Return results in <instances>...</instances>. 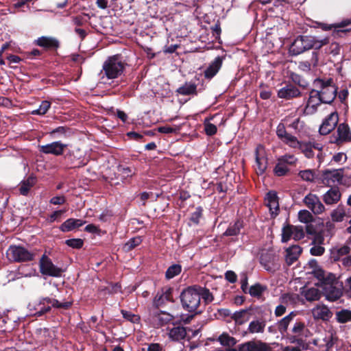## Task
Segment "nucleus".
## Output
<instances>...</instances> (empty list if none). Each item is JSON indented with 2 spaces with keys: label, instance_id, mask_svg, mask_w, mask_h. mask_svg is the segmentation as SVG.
<instances>
[{
  "label": "nucleus",
  "instance_id": "nucleus-31",
  "mask_svg": "<svg viewBox=\"0 0 351 351\" xmlns=\"http://www.w3.org/2000/svg\"><path fill=\"white\" fill-rule=\"evenodd\" d=\"M178 95L188 96L197 95V85L194 82H185L182 86L179 87L176 91Z\"/></svg>",
  "mask_w": 351,
  "mask_h": 351
},
{
  "label": "nucleus",
  "instance_id": "nucleus-33",
  "mask_svg": "<svg viewBox=\"0 0 351 351\" xmlns=\"http://www.w3.org/2000/svg\"><path fill=\"white\" fill-rule=\"evenodd\" d=\"M341 197V193L337 188H331L324 195V202L326 204L337 203Z\"/></svg>",
  "mask_w": 351,
  "mask_h": 351
},
{
  "label": "nucleus",
  "instance_id": "nucleus-47",
  "mask_svg": "<svg viewBox=\"0 0 351 351\" xmlns=\"http://www.w3.org/2000/svg\"><path fill=\"white\" fill-rule=\"evenodd\" d=\"M142 243V239L141 237H136L131 238L129 241L124 245V249L125 251H131L134 249L136 247L138 246Z\"/></svg>",
  "mask_w": 351,
  "mask_h": 351
},
{
  "label": "nucleus",
  "instance_id": "nucleus-19",
  "mask_svg": "<svg viewBox=\"0 0 351 351\" xmlns=\"http://www.w3.org/2000/svg\"><path fill=\"white\" fill-rule=\"evenodd\" d=\"M35 43L49 51H56L60 47L59 40L53 37L41 36L35 40Z\"/></svg>",
  "mask_w": 351,
  "mask_h": 351
},
{
  "label": "nucleus",
  "instance_id": "nucleus-24",
  "mask_svg": "<svg viewBox=\"0 0 351 351\" xmlns=\"http://www.w3.org/2000/svg\"><path fill=\"white\" fill-rule=\"evenodd\" d=\"M255 159H256V172L258 175H263L267 168L268 165L267 158L264 155H261L259 153V147L256 149L255 151Z\"/></svg>",
  "mask_w": 351,
  "mask_h": 351
},
{
  "label": "nucleus",
  "instance_id": "nucleus-21",
  "mask_svg": "<svg viewBox=\"0 0 351 351\" xmlns=\"http://www.w3.org/2000/svg\"><path fill=\"white\" fill-rule=\"evenodd\" d=\"M265 201H267L266 204L271 211V215L276 217L278 215L279 203L277 193L274 191H269L266 195Z\"/></svg>",
  "mask_w": 351,
  "mask_h": 351
},
{
  "label": "nucleus",
  "instance_id": "nucleus-42",
  "mask_svg": "<svg viewBox=\"0 0 351 351\" xmlns=\"http://www.w3.org/2000/svg\"><path fill=\"white\" fill-rule=\"evenodd\" d=\"M182 271V266L179 264H173L168 267L165 272V278L170 280L180 274Z\"/></svg>",
  "mask_w": 351,
  "mask_h": 351
},
{
  "label": "nucleus",
  "instance_id": "nucleus-64",
  "mask_svg": "<svg viewBox=\"0 0 351 351\" xmlns=\"http://www.w3.org/2000/svg\"><path fill=\"white\" fill-rule=\"evenodd\" d=\"M161 291L164 293L165 299L166 302L173 303L175 302L173 297V288L172 287H163L161 289Z\"/></svg>",
  "mask_w": 351,
  "mask_h": 351
},
{
  "label": "nucleus",
  "instance_id": "nucleus-43",
  "mask_svg": "<svg viewBox=\"0 0 351 351\" xmlns=\"http://www.w3.org/2000/svg\"><path fill=\"white\" fill-rule=\"evenodd\" d=\"M289 77L295 84L304 89L306 88L308 86V82L303 77L295 73H291Z\"/></svg>",
  "mask_w": 351,
  "mask_h": 351
},
{
  "label": "nucleus",
  "instance_id": "nucleus-1",
  "mask_svg": "<svg viewBox=\"0 0 351 351\" xmlns=\"http://www.w3.org/2000/svg\"><path fill=\"white\" fill-rule=\"evenodd\" d=\"M298 219L300 222L306 223L305 230L308 235L313 236V243L323 244L326 232L334 228V225L328 221L324 224L320 218L315 219L307 210H302L298 213Z\"/></svg>",
  "mask_w": 351,
  "mask_h": 351
},
{
  "label": "nucleus",
  "instance_id": "nucleus-12",
  "mask_svg": "<svg viewBox=\"0 0 351 351\" xmlns=\"http://www.w3.org/2000/svg\"><path fill=\"white\" fill-rule=\"evenodd\" d=\"M326 300L334 302L339 300L343 295V283L340 281L323 287Z\"/></svg>",
  "mask_w": 351,
  "mask_h": 351
},
{
  "label": "nucleus",
  "instance_id": "nucleus-37",
  "mask_svg": "<svg viewBox=\"0 0 351 351\" xmlns=\"http://www.w3.org/2000/svg\"><path fill=\"white\" fill-rule=\"evenodd\" d=\"M266 290V286L257 282L250 287L247 293L252 297L260 298Z\"/></svg>",
  "mask_w": 351,
  "mask_h": 351
},
{
  "label": "nucleus",
  "instance_id": "nucleus-50",
  "mask_svg": "<svg viewBox=\"0 0 351 351\" xmlns=\"http://www.w3.org/2000/svg\"><path fill=\"white\" fill-rule=\"evenodd\" d=\"M346 213L343 207L339 206L337 209L334 210L331 213L332 219L335 221H342Z\"/></svg>",
  "mask_w": 351,
  "mask_h": 351
},
{
  "label": "nucleus",
  "instance_id": "nucleus-15",
  "mask_svg": "<svg viewBox=\"0 0 351 351\" xmlns=\"http://www.w3.org/2000/svg\"><path fill=\"white\" fill-rule=\"evenodd\" d=\"M312 273L315 278L320 282L323 287L334 285L335 282L339 281L335 274L326 272L323 269H317L315 271H313Z\"/></svg>",
  "mask_w": 351,
  "mask_h": 351
},
{
  "label": "nucleus",
  "instance_id": "nucleus-11",
  "mask_svg": "<svg viewBox=\"0 0 351 351\" xmlns=\"http://www.w3.org/2000/svg\"><path fill=\"white\" fill-rule=\"evenodd\" d=\"M67 146V144L62 143L61 141H54L47 145H38V147L40 153L59 156L63 155Z\"/></svg>",
  "mask_w": 351,
  "mask_h": 351
},
{
  "label": "nucleus",
  "instance_id": "nucleus-58",
  "mask_svg": "<svg viewBox=\"0 0 351 351\" xmlns=\"http://www.w3.org/2000/svg\"><path fill=\"white\" fill-rule=\"evenodd\" d=\"M293 238L295 241H299L304 237L305 232L302 226H293Z\"/></svg>",
  "mask_w": 351,
  "mask_h": 351
},
{
  "label": "nucleus",
  "instance_id": "nucleus-45",
  "mask_svg": "<svg viewBox=\"0 0 351 351\" xmlns=\"http://www.w3.org/2000/svg\"><path fill=\"white\" fill-rule=\"evenodd\" d=\"M211 119H213V117L206 118L204 121V131L208 136H213L217 132V126L209 122Z\"/></svg>",
  "mask_w": 351,
  "mask_h": 351
},
{
  "label": "nucleus",
  "instance_id": "nucleus-2",
  "mask_svg": "<svg viewBox=\"0 0 351 351\" xmlns=\"http://www.w3.org/2000/svg\"><path fill=\"white\" fill-rule=\"evenodd\" d=\"M72 305L73 301L60 302L50 297H40L38 300L29 302L28 308L30 311H34V316L40 317L50 313L52 308L68 310Z\"/></svg>",
  "mask_w": 351,
  "mask_h": 351
},
{
  "label": "nucleus",
  "instance_id": "nucleus-46",
  "mask_svg": "<svg viewBox=\"0 0 351 351\" xmlns=\"http://www.w3.org/2000/svg\"><path fill=\"white\" fill-rule=\"evenodd\" d=\"M51 103L47 100L41 102L39 108L32 112V114L45 115L50 108Z\"/></svg>",
  "mask_w": 351,
  "mask_h": 351
},
{
  "label": "nucleus",
  "instance_id": "nucleus-18",
  "mask_svg": "<svg viewBox=\"0 0 351 351\" xmlns=\"http://www.w3.org/2000/svg\"><path fill=\"white\" fill-rule=\"evenodd\" d=\"M224 58L223 56H217L213 61H212L208 66L204 72V76L206 80H211L219 72L222 66Z\"/></svg>",
  "mask_w": 351,
  "mask_h": 351
},
{
  "label": "nucleus",
  "instance_id": "nucleus-9",
  "mask_svg": "<svg viewBox=\"0 0 351 351\" xmlns=\"http://www.w3.org/2000/svg\"><path fill=\"white\" fill-rule=\"evenodd\" d=\"M260 263L265 270L273 274L280 268V256L272 250L261 254Z\"/></svg>",
  "mask_w": 351,
  "mask_h": 351
},
{
  "label": "nucleus",
  "instance_id": "nucleus-35",
  "mask_svg": "<svg viewBox=\"0 0 351 351\" xmlns=\"http://www.w3.org/2000/svg\"><path fill=\"white\" fill-rule=\"evenodd\" d=\"M295 316V313L294 312H291L278 322V330L282 335L287 333L288 326Z\"/></svg>",
  "mask_w": 351,
  "mask_h": 351
},
{
  "label": "nucleus",
  "instance_id": "nucleus-29",
  "mask_svg": "<svg viewBox=\"0 0 351 351\" xmlns=\"http://www.w3.org/2000/svg\"><path fill=\"white\" fill-rule=\"evenodd\" d=\"M301 294L308 302L319 300L322 296L321 291L315 287L306 288L304 287L301 289Z\"/></svg>",
  "mask_w": 351,
  "mask_h": 351
},
{
  "label": "nucleus",
  "instance_id": "nucleus-57",
  "mask_svg": "<svg viewBox=\"0 0 351 351\" xmlns=\"http://www.w3.org/2000/svg\"><path fill=\"white\" fill-rule=\"evenodd\" d=\"M282 141L286 144L289 145L291 147H296L300 142L298 141L297 138L290 134H287Z\"/></svg>",
  "mask_w": 351,
  "mask_h": 351
},
{
  "label": "nucleus",
  "instance_id": "nucleus-51",
  "mask_svg": "<svg viewBox=\"0 0 351 351\" xmlns=\"http://www.w3.org/2000/svg\"><path fill=\"white\" fill-rule=\"evenodd\" d=\"M166 300L165 299L164 293H162L161 290L158 291L155 295L153 300V306L156 308H159L165 304Z\"/></svg>",
  "mask_w": 351,
  "mask_h": 351
},
{
  "label": "nucleus",
  "instance_id": "nucleus-8",
  "mask_svg": "<svg viewBox=\"0 0 351 351\" xmlns=\"http://www.w3.org/2000/svg\"><path fill=\"white\" fill-rule=\"evenodd\" d=\"M317 25L324 31L332 30V36L335 38H343L351 33V19H343L332 24L317 23Z\"/></svg>",
  "mask_w": 351,
  "mask_h": 351
},
{
  "label": "nucleus",
  "instance_id": "nucleus-56",
  "mask_svg": "<svg viewBox=\"0 0 351 351\" xmlns=\"http://www.w3.org/2000/svg\"><path fill=\"white\" fill-rule=\"evenodd\" d=\"M341 49V47L338 43L332 42L329 45L326 52L335 56L340 54Z\"/></svg>",
  "mask_w": 351,
  "mask_h": 351
},
{
  "label": "nucleus",
  "instance_id": "nucleus-5",
  "mask_svg": "<svg viewBox=\"0 0 351 351\" xmlns=\"http://www.w3.org/2000/svg\"><path fill=\"white\" fill-rule=\"evenodd\" d=\"M180 298L184 310L189 313H195V314L201 313V311H196L200 304L197 285L190 286L182 290Z\"/></svg>",
  "mask_w": 351,
  "mask_h": 351
},
{
  "label": "nucleus",
  "instance_id": "nucleus-3",
  "mask_svg": "<svg viewBox=\"0 0 351 351\" xmlns=\"http://www.w3.org/2000/svg\"><path fill=\"white\" fill-rule=\"evenodd\" d=\"M329 43L328 37L319 40L315 36L300 35L292 43L289 51L293 56H298L309 49H315L317 51Z\"/></svg>",
  "mask_w": 351,
  "mask_h": 351
},
{
  "label": "nucleus",
  "instance_id": "nucleus-61",
  "mask_svg": "<svg viewBox=\"0 0 351 351\" xmlns=\"http://www.w3.org/2000/svg\"><path fill=\"white\" fill-rule=\"evenodd\" d=\"M312 239L313 240V237ZM312 243L314 244V246H313L310 250V253L311 255L321 256L324 253L325 248L321 246L322 244L314 243L313 241H312Z\"/></svg>",
  "mask_w": 351,
  "mask_h": 351
},
{
  "label": "nucleus",
  "instance_id": "nucleus-36",
  "mask_svg": "<svg viewBox=\"0 0 351 351\" xmlns=\"http://www.w3.org/2000/svg\"><path fill=\"white\" fill-rule=\"evenodd\" d=\"M197 289L198 291L199 299L201 300L202 298L206 304L210 303L213 301L214 297L208 289L197 285Z\"/></svg>",
  "mask_w": 351,
  "mask_h": 351
},
{
  "label": "nucleus",
  "instance_id": "nucleus-32",
  "mask_svg": "<svg viewBox=\"0 0 351 351\" xmlns=\"http://www.w3.org/2000/svg\"><path fill=\"white\" fill-rule=\"evenodd\" d=\"M252 308L242 309L233 313L231 318L235 322L236 324L242 325L250 319V311Z\"/></svg>",
  "mask_w": 351,
  "mask_h": 351
},
{
  "label": "nucleus",
  "instance_id": "nucleus-52",
  "mask_svg": "<svg viewBox=\"0 0 351 351\" xmlns=\"http://www.w3.org/2000/svg\"><path fill=\"white\" fill-rule=\"evenodd\" d=\"M65 244L73 249H81L84 245V241L82 239H70L65 241Z\"/></svg>",
  "mask_w": 351,
  "mask_h": 351
},
{
  "label": "nucleus",
  "instance_id": "nucleus-62",
  "mask_svg": "<svg viewBox=\"0 0 351 351\" xmlns=\"http://www.w3.org/2000/svg\"><path fill=\"white\" fill-rule=\"evenodd\" d=\"M281 160L286 166L293 165L297 162V158L293 155L286 154L278 158Z\"/></svg>",
  "mask_w": 351,
  "mask_h": 351
},
{
  "label": "nucleus",
  "instance_id": "nucleus-27",
  "mask_svg": "<svg viewBox=\"0 0 351 351\" xmlns=\"http://www.w3.org/2000/svg\"><path fill=\"white\" fill-rule=\"evenodd\" d=\"M313 315L315 319L328 321L332 316V313L326 305L317 306L313 309Z\"/></svg>",
  "mask_w": 351,
  "mask_h": 351
},
{
  "label": "nucleus",
  "instance_id": "nucleus-6",
  "mask_svg": "<svg viewBox=\"0 0 351 351\" xmlns=\"http://www.w3.org/2000/svg\"><path fill=\"white\" fill-rule=\"evenodd\" d=\"M127 64L120 54L110 56L104 62L102 69L108 79H115L123 73Z\"/></svg>",
  "mask_w": 351,
  "mask_h": 351
},
{
  "label": "nucleus",
  "instance_id": "nucleus-54",
  "mask_svg": "<svg viewBox=\"0 0 351 351\" xmlns=\"http://www.w3.org/2000/svg\"><path fill=\"white\" fill-rule=\"evenodd\" d=\"M121 313L124 319L132 323H137L140 320V317L132 313L131 311L122 309L121 310Z\"/></svg>",
  "mask_w": 351,
  "mask_h": 351
},
{
  "label": "nucleus",
  "instance_id": "nucleus-39",
  "mask_svg": "<svg viewBox=\"0 0 351 351\" xmlns=\"http://www.w3.org/2000/svg\"><path fill=\"white\" fill-rule=\"evenodd\" d=\"M218 341L223 346L232 347L237 343V340L226 332H223L218 338Z\"/></svg>",
  "mask_w": 351,
  "mask_h": 351
},
{
  "label": "nucleus",
  "instance_id": "nucleus-63",
  "mask_svg": "<svg viewBox=\"0 0 351 351\" xmlns=\"http://www.w3.org/2000/svg\"><path fill=\"white\" fill-rule=\"evenodd\" d=\"M158 325L160 326L166 325L171 319V315L165 312H161L158 314Z\"/></svg>",
  "mask_w": 351,
  "mask_h": 351
},
{
  "label": "nucleus",
  "instance_id": "nucleus-49",
  "mask_svg": "<svg viewBox=\"0 0 351 351\" xmlns=\"http://www.w3.org/2000/svg\"><path fill=\"white\" fill-rule=\"evenodd\" d=\"M349 253L350 247L347 245H343L332 252V257L335 261H338L341 256L347 255Z\"/></svg>",
  "mask_w": 351,
  "mask_h": 351
},
{
  "label": "nucleus",
  "instance_id": "nucleus-26",
  "mask_svg": "<svg viewBox=\"0 0 351 351\" xmlns=\"http://www.w3.org/2000/svg\"><path fill=\"white\" fill-rule=\"evenodd\" d=\"M302 249L297 245H292L286 250L285 262L288 266L293 265L298 258Z\"/></svg>",
  "mask_w": 351,
  "mask_h": 351
},
{
  "label": "nucleus",
  "instance_id": "nucleus-28",
  "mask_svg": "<svg viewBox=\"0 0 351 351\" xmlns=\"http://www.w3.org/2000/svg\"><path fill=\"white\" fill-rule=\"evenodd\" d=\"M36 176H34L33 174H31L26 179L21 182L19 189L20 194L24 196L27 195L31 188H32L36 184Z\"/></svg>",
  "mask_w": 351,
  "mask_h": 351
},
{
  "label": "nucleus",
  "instance_id": "nucleus-7",
  "mask_svg": "<svg viewBox=\"0 0 351 351\" xmlns=\"http://www.w3.org/2000/svg\"><path fill=\"white\" fill-rule=\"evenodd\" d=\"M6 257L10 263H25L33 261L36 253L28 250L23 245H11L6 250Z\"/></svg>",
  "mask_w": 351,
  "mask_h": 351
},
{
  "label": "nucleus",
  "instance_id": "nucleus-60",
  "mask_svg": "<svg viewBox=\"0 0 351 351\" xmlns=\"http://www.w3.org/2000/svg\"><path fill=\"white\" fill-rule=\"evenodd\" d=\"M108 294H114L119 292H121V286L119 282L111 283L109 286L106 287L104 289Z\"/></svg>",
  "mask_w": 351,
  "mask_h": 351
},
{
  "label": "nucleus",
  "instance_id": "nucleus-34",
  "mask_svg": "<svg viewBox=\"0 0 351 351\" xmlns=\"http://www.w3.org/2000/svg\"><path fill=\"white\" fill-rule=\"evenodd\" d=\"M187 328L176 326L171 328L169 332V338L173 341H178L184 339L186 337Z\"/></svg>",
  "mask_w": 351,
  "mask_h": 351
},
{
  "label": "nucleus",
  "instance_id": "nucleus-23",
  "mask_svg": "<svg viewBox=\"0 0 351 351\" xmlns=\"http://www.w3.org/2000/svg\"><path fill=\"white\" fill-rule=\"evenodd\" d=\"M85 223L86 221L82 219L69 218L60 226L59 229L63 232H68L82 226Z\"/></svg>",
  "mask_w": 351,
  "mask_h": 351
},
{
  "label": "nucleus",
  "instance_id": "nucleus-44",
  "mask_svg": "<svg viewBox=\"0 0 351 351\" xmlns=\"http://www.w3.org/2000/svg\"><path fill=\"white\" fill-rule=\"evenodd\" d=\"M265 327V322H259L258 320L252 321L249 324L248 330L251 333L263 332Z\"/></svg>",
  "mask_w": 351,
  "mask_h": 351
},
{
  "label": "nucleus",
  "instance_id": "nucleus-17",
  "mask_svg": "<svg viewBox=\"0 0 351 351\" xmlns=\"http://www.w3.org/2000/svg\"><path fill=\"white\" fill-rule=\"evenodd\" d=\"M301 95L300 90L292 84H286L278 91L279 98L289 100Z\"/></svg>",
  "mask_w": 351,
  "mask_h": 351
},
{
  "label": "nucleus",
  "instance_id": "nucleus-59",
  "mask_svg": "<svg viewBox=\"0 0 351 351\" xmlns=\"http://www.w3.org/2000/svg\"><path fill=\"white\" fill-rule=\"evenodd\" d=\"M239 351H256L257 350L256 345L253 341H247L245 343L240 344L238 347Z\"/></svg>",
  "mask_w": 351,
  "mask_h": 351
},
{
  "label": "nucleus",
  "instance_id": "nucleus-30",
  "mask_svg": "<svg viewBox=\"0 0 351 351\" xmlns=\"http://www.w3.org/2000/svg\"><path fill=\"white\" fill-rule=\"evenodd\" d=\"M319 53L316 51L312 52L311 58L308 60L299 62V68L304 71H309L311 66L315 67L318 64Z\"/></svg>",
  "mask_w": 351,
  "mask_h": 351
},
{
  "label": "nucleus",
  "instance_id": "nucleus-41",
  "mask_svg": "<svg viewBox=\"0 0 351 351\" xmlns=\"http://www.w3.org/2000/svg\"><path fill=\"white\" fill-rule=\"evenodd\" d=\"M298 176L303 181L313 182L315 178V172L313 169L301 170L298 172Z\"/></svg>",
  "mask_w": 351,
  "mask_h": 351
},
{
  "label": "nucleus",
  "instance_id": "nucleus-48",
  "mask_svg": "<svg viewBox=\"0 0 351 351\" xmlns=\"http://www.w3.org/2000/svg\"><path fill=\"white\" fill-rule=\"evenodd\" d=\"M293 226L290 224H288L282 228L281 239L282 243L287 242L290 240L291 237H293Z\"/></svg>",
  "mask_w": 351,
  "mask_h": 351
},
{
  "label": "nucleus",
  "instance_id": "nucleus-22",
  "mask_svg": "<svg viewBox=\"0 0 351 351\" xmlns=\"http://www.w3.org/2000/svg\"><path fill=\"white\" fill-rule=\"evenodd\" d=\"M323 183L330 184V182H339L343 178L342 169H326L323 171Z\"/></svg>",
  "mask_w": 351,
  "mask_h": 351
},
{
  "label": "nucleus",
  "instance_id": "nucleus-13",
  "mask_svg": "<svg viewBox=\"0 0 351 351\" xmlns=\"http://www.w3.org/2000/svg\"><path fill=\"white\" fill-rule=\"evenodd\" d=\"M339 121V115L337 112H331L323 121L319 127V132L322 135H327L337 126Z\"/></svg>",
  "mask_w": 351,
  "mask_h": 351
},
{
  "label": "nucleus",
  "instance_id": "nucleus-25",
  "mask_svg": "<svg viewBox=\"0 0 351 351\" xmlns=\"http://www.w3.org/2000/svg\"><path fill=\"white\" fill-rule=\"evenodd\" d=\"M337 138L336 141L338 143L351 141V131L347 123H340L337 126Z\"/></svg>",
  "mask_w": 351,
  "mask_h": 351
},
{
  "label": "nucleus",
  "instance_id": "nucleus-20",
  "mask_svg": "<svg viewBox=\"0 0 351 351\" xmlns=\"http://www.w3.org/2000/svg\"><path fill=\"white\" fill-rule=\"evenodd\" d=\"M321 95L318 88L311 89L309 92V97L306 106V110L311 109V113H313L317 110V107L322 104Z\"/></svg>",
  "mask_w": 351,
  "mask_h": 351
},
{
  "label": "nucleus",
  "instance_id": "nucleus-40",
  "mask_svg": "<svg viewBox=\"0 0 351 351\" xmlns=\"http://www.w3.org/2000/svg\"><path fill=\"white\" fill-rule=\"evenodd\" d=\"M289 171V169L278 158L277 163L274 169V173L278 177L285 176Z\"/></svg>",
  "mask_w": 351,
  "mask_h": 351
},
{
  "label": "nucleus",
  "instance_id": "nucleus-16",
  "mask_svg": "<svg viewBox=\"0 0 351 351\" xmlns=\"http://www.w3.org/2000/svg\"><path fill=\"white\" fill-rule=\"evenodd\" d=\"M243 226V221L238 219L233 223H230L226 230L223 233V237H235L230 239L228 243L237 242L238 241L237 237L240 234Z\"/></svg>",
  "mask_w": 351,
  "mask_h": 351
},
{
  "label": "nucleus",
  "instance_id": "nucleus-38",
  "mask_svg": "<svg viewBox=\"0 0 351 351\" xmlns=\"http://www.w3.org/2000/svg\"><path fill=\"white\" fill-rule=\"evenodd\" d=\"M336 319L338 323L345 324L351 322V311L342 309L336 312Z\"/></svg>",
  "mask_w": 351,
  "mask_h": 351
},
{
  "label": "nucleus",
  "instance_id": "nucleus-53",
  "mask_svg": "<svg viewBox=\"0 0 351 351\" xmlns=\"http://www.w3.org/2000/svg\"><path fill=\"white\" fill-rule=\"evenodd\" d=\"M56 134L59 136H68L71 134V128L66 126H59L50 132L51 136H55Z\"/></svg>",
  "mask_w": 351,
  "mask_h": 351
},
{
  "label": "nucleus",
  "instance_id": "nucleus-4",
  "mask_svg": "<svg viewBox=\"0 0 351 351\" xmlns=\"http://www.w3.org/2000/svg\"><path fill=\"white\" fill-rule=\"evenodd\" d=\"M313 86L318 88L323 104H330L336 98L338 88L336 86L333 78L317 77L313 81Z\"/></svg>",
  "mask_w": 351,
  "mask_h": 351
},
{
  "label": "nucleus",
  "instance_id": "nucleus-55",
  "mask_svg": "<svg viewBox=\"0 0 351 351\" xmlns=\"http://www.w3.org/2000/svg\"><path fill=\"white\" fill-rule=\"evenodd\" d=\"M203 215V208L201 206H197L195 209V211L191 214L190 217V221H192L194 224L197 225L199 223V219L202 217Z\"/></svg>",
  "mask_w": 351,
  "mask_h": 351
},
{
  "label": "nucleus",
  "instance_id": "nucleus-10",
  "mask_svg": "<svg viewBox=\"0 0 351 351\" xmlns=\"http://www.w3.org/2000/svg\"><path fill=\"white\" fill-rule=\"evenodd\" d=\"M39 269L43 275L51 277H60L63 272V269L56 266L45 254L40 259Z\"/></svg>",
  "mask_w": 351,
  "mask_h": 351
},
{
  "label": "nucleus",
  "instance_id": "nucleus-14",
  "mask_svg": "<svg viewBox=\"0 0 351 351\" xmlns=\"http://www.w3.org/2000/svg\"><path fill=\"white\" fill-rule=\"evenodd\" d=\"M304 204L315 215L321 214L325 208L319 200V198L315 194L309 193L306 195L303 200Z\"/></svg>",
  "mask_w": 351,
  "mask_h": 351
}]
</instances>
